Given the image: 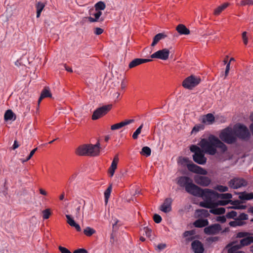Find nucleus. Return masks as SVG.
I'll return each instance as SVG.
<instances>
[{"label":"nucleus","instance_id":"55","mask_svg":"<svg viewBox=\"0 0 253 253\" xmlns=\"http://www.w3.org/2000/svg\"><path fill=\"white\" fill-rule=\"evenodd\" d=\"M58 249L61 253H72L68 249L65 247L59 246Z\"/></svg>","mask_w":253,"mask_h":253},{"label":"nucleus","instance_id":"61","mask_svg":"<svg viewBox=\"0 0 253 253\" xmlns=\"http://www.w3.org/2000/svg\"><path fill=\"white\" fill-rule=\"evenodd\" d=\"M144 230L145 231L146 235L147 237H150L151 236V233L152 232V230L149 228L148 227H146L144 228Z\"/></svg>","mask_w":253,"mask_h":253},{"label":"nucleus","instance_id":"38","mask_svg":"<svg viewBox=\"0 0 253 253\" xmlns=\"http://www.w3.org/2000/svg\"><path fill=\"white\" fill-rule=\"evenodd\" d=\"M112 184H110L107 189L104 192V197H105V202L107 203L108 202V199L109 198L111 194V192L112 191Z\"/></svg>","mask_w":253,"mask_h":253},{"label":"nucleus","instance_id":"40","mask_svg":"<svg viewBox=\"0 0 253 253\" xmlns=\"http://www.w3.org/2000/svg\"><path fill=\"white\" fill-rule=\"evenodd\" d=\"M190 150L192 152L194 153V154L199 153L203 151V150L202 149V148H200L198 146L195 145H191L190 147Z\"/></svg>","mask_w":253,"mask_h":253},{"label":"nucleus","instance_id":"48","mask_svg":"<svg viewBox=\"0 0 253 253\" xmlns=\"http://www.w3.org/2000/svg\"><path fill=\"white\" fill-rule=\"evenodd\" d=\"M101 15L102 12L101 11H97V12L93 14L94 18L97 20V21H103L104 20L103 18H99Z\"/></svg>","mask_w":253,"mask_h":253},{"label":"nucleus","instance_id":"39","mask_svg":"<svg viewBox=\"0 0 253 253\" xmlns=\"http://www.w3.org/2000/svg\"><path fill=\"white\" fill-rule=\"evenodd\" d=\"M205 126L203 124H197L196 125L192 130V133H197L201 130L204 129Z\"/></svg>","mask_w":253,"mask_h":253},{"label":"nucleus","instance_id":"4","mask_svg":"<svg viewBox=\"0 0 253 253\" xmlns=\"http://www.w3.org/2000/svg\"><path fill=\"white\" fill-rule=\"evenodd\" d=\"M177 183L180 187H185L186 191L191 195L196 186V185L193 183L192 179L186 176L178 177Z\"/></svg>","mask_w":253,"mask_h":253},{"label":"nucleus","instance_id":"63","mask_svg":"<svg viewBox=\"0 0 253 253\" xmlns=\"http://www.w3.org/2000/svg\"><path fill=\"white\" fill-rule=\"evenodd\" d=\"M236 250H235V247L234 246L230 248L228 250V253H235Z\"/></svg>","mask_w":253,"mask_h":253},{"label":"nucleus","instance_id":"28","mask_svg":"<svg viewBox=\"0 0 253 253\" xmlns=\"http://www.w3.org/2000/svg\"><path fill=\"white\" fill-rule=\"evenodd\" d=\"M215 118L213 114L211 113H209L206 115L204 116L202 119V123H206L207 122L209 123V124H212L214 122Z\"/></svg>","mask_w":253,"mask_h":253},{"label":"nucleus","instance_id":"12","mask_svg":"<svg viewBox=\"0 0 253 253\" xmlns=\"http://www.w3.org/2000/svg\"><path fill=\"white\" fill-rule=\"evenodd\" d=\"M187 169L189 171L197 174L206 175L208 173L206 169L193 163L187 165Z\"/></svg>","mask_w":253,"mask_h":253},{"label":"nucleus","instance_id":"3","mask_svg":"<svg viewBox=\"0 0 253 253\" xmlns=\"http://www.w3.org/2000/svg\"><path fill=\"white\" fill-rule=\"evenodd\" d=\"M219 137L222 141L229 144H233L237 141L233 129L229 126L222 129Z\"/></svg>","mask_w":253,"mask_h":253},{"label":"nucleus","instance_id":"21","mask_svg":"<svg viewBox=\"0 0 253 253\" xmlns=\"http://www.w3.org/2000/svg\"><path fill=\"white\" fill-rule=\"evenodd\" d=\"M209 221L207 219H198L193 223L194 227L197 228H202L209 225Z\"/></svg>","mask_w":253,"mask_h":253},{"label":"nucleus","instance_id":"46","mask_svg":"<svg viewBox=\"0 0 253 253\" xmlns=\"http://www.w3.org/2000/svg\"><path fill=\"white\" fill-rule=\"evenodd\" d=\"M250 235L251 234L249 232H240L237 234L236 237L238 238H245Z\"/></svg>","mask_w":253,"mask_h":253},{"label":"nucleus","instance_id":"59","mask_svg":"<svg viewBox=\"0 0 253 253\" xmlns=\"http://www.w3.org/2000/svg\"><path fill=\"white\" fill-rule=\"evenodd\" d=\"M73 253H88V252L86 250L82 248L75 250Z\"/></svg>","mask_w":253,"mask_h":253},{"label":"nucleus","instance_id":"24","mask_svg":"<svg viewBox=\"0 0 253 253\" xmlns=\"http://www.w3.org/2000/svg\"><path fill=\"white\" fill-rule=\"evenodd\" d=\"M176 30L180 35H187L190 33V30L184 25L182 24L177 26Z\"/></svg>","mask_w":253,"mask_h":253},{"label":"nucleus","instance_id":"15","mask_svg":"<svg viewBox=\"0 0 253 253\" xmlns=\"http://www.w3.org/2000/svg\"><path fill=\"white\" fill-rule=\"evenodd\" d=\"M172 200L170 198H166L164 203L161 205L160 210L165 212L168 213L171 211V203Z\"/></svg>","mask_w":253,"mask_h":253},{"label":"nucleus","instance_id":"58","mask_svg":"<svg viewBox=\"0 0 253 253\" xmlns=\"http://www.w3.org/2000/svg\"><path fill=\"white\" fill-rule=\"evenodd\" d=\"M194 234V230L186 231L183 233V236L184 237H186L189 236L193 235Z\"/></svg>","mask_w":253,"mask_h":253},{"label":"nucleus","instance_id":"42","mask_svg":"<svg viewBox=\"0 0 253 253\" xmlns=\"http://www.w3.org/2000/svg\"><path fill=\"white\" fill-rule=\"evenodd\" d=\"M237 213L236 211H232L226 213V217L228 219H234L235 220V219H236V217L237 216Z\"/></svg>","mask_w":253,"mask_h":253},{"label":"nucleus","instance_id":"5","mask_svg":"<svg viewBox=\"0 0 253 253\" xmlns=\"http://www.w3.org/2000/svg\"><path fill=\"white\" fill-rule=\"evenodd\" d=\"M215 191L209 189H202L200 187L196 185L194 191L193 192L192 195L202 197L203 199L206 200L211 201L212 197H214Z\"/></svg>","mask_w":253,"mask_h":253},{"label":"nucleus","instance_id":"27","mask_svg":"<svg viewBox=\"0 0 253 253\" xmlns=\"http://www.w3.org/2000/svg\"><path fill=\"white\" fill-rule=\"evenodd\" d=\"M167 35L164 33H159L153 38V41L151 44L152 46H154L161 40L165 38Z\"/></svg>","mask_w":253,"mask_h":253},{"label":"nucleus","instance_id":"54","mask_svg":"<svg viewBox=\"0 0 253 253\" xmlns=\"http://www.w3.org/2000/svg\"><path fill=\"white\" fill-rule=\"evenodd\" d=\"M247 33L246 32H244L242 35L243 41L245 45H247L248 43V38L247 36Z\"/></svg>","mask_w":253,"mask_h":253},{"label":"nucleus","instance_id":"31","mask_svg":"<svg viewBox=\"0 0 253 253\" xmlns=\"http://www.w3.org/2000/svg\"><path fill=\"white\" fill-rule=\"evenodd\" d=\"M229 5V3L228 2H225L222 4V5L218 6L216 8H215L214 10V14L215 15H219L223 10H224L226 8H227Z\"/></svg>","mask_w":253,"mask_h":253},{"label":"nucleus","instance_id":"64","mask_svg":"<svg viewBox=\"0 0 253 253\" xmlns=\"http://www.w3.org/2000/svg\"><path fill=\"white\" fill-rule=\"evenodd\" d=\"M166 247V245L165 244H159L158 246H157V248L160 250H164V249H165V248Z\"/></svg>","mask_w":253,"mask_h":253},{"label":"nucleus","instance_id":"13","mask_svg":"<svg viewBox=\"0 0 253 253\" xmlns=\"http://www.w3.org/2000/svg\"><path fill=\"white\" fill-rule=\"evenodd\" d=\"M203 150V151L199 153H196L193 155V161L199 164V165H204L206 163L207 158L205 156V154H207L205 150H204L203 148H202Z\"/></svg>","mask_w":253,"mask_h":253},{"label":"nucleus","instance_id":"41","mask_svg":"<svg viewBox=\"0 0 253 253\" xmlns=\"http://www.w3.org/2000/svg\"><path fill=\"white\" fill-rule=\"evenodd\" d=\"M143 124H141L133 133L132 137L133 139H137L138 135L140 134L141 132V129L143 127Z\"/></svg>","mask_w":253,"mask_h":253},{"label":"nucleus","instance_id":"60","mask_svg":"<svg viewBox=\"0 0 253 253\" xmlns=\"http://www.w3.org/2000/svg\"><path fill=\"white\" fill-rule=\"evenodd\" d=\"M228 204H229V200H227L226 201L220 200L218 201L217 202V204L220 206H225Z\"/></svg>","mask_w":253,"mask_h":253},{"label":"nucleus","instance_id":"47","mask_svg":"<svg viewBox=\"0 0 253 253\" xmlns=\"http://www.w3.org/2000/svg\"><path fill=\"white\" fill-rule=\"evenodd\" d=\"M248 219V215L245 213H241L238 216V217L236 218L235 220H246Z\"/></svg>","mask_w":253,"mask_h":253},{"label":"nucleus","instance_id":"9","mask_svg":"<svg viewBox=\"0 0 253 253\" xmlns=\"http://www.w3.org/2000/svg\"><path fill=\"white\" fill-rule=\"evenodd\" d=\"M221 229V226L219 224L215 223L206 227L204 231L207 235H215L219 233Z\"/></svg>","mask_w":253,"mask_h":253},{"label":"nucleus","instance_id":"1","mask_svg":"<svg viewBox=\"0 0 253 253\" xmlns=\"http://www.w3.org/2000/svg\"><path fill=\"white\" fill-rule=\"evenodd\" d=\"M198 145L210 155H214L217 153V148H219L222 153H224L227 150V146L212 134H210L208 139H201Z\"/></svg>","mask_w":253,"mask_h":253},{"label":"nucleus","instance_id":"23","mask_svg":"<svg viewBox=\"0 0 253 253\" xmlns=\"http://www.w3.org/2000/svg\"><path fill=\"white\" fill-rule=\"evenodd\" d=\"M66 217L67 219V223L72 227H74L76 228L77 231L80 232L81 231V228L79 224L77 223L71 215L67 214Z\"/></svg>","mask_w":253,"mask_h":253},{"label":"nucleus","instance_id":"17","mask_svg":"<svg viewBox=\"0 0 253 253\" xmlns=\"http://www.w3.org/2000/svg\"><path fill=\"white\" fill-rule=\"evenodd\" d=\"M133 122L134 120L133 119L126 120L124 121L112 125L111 126V129L112 130L119 129L126 125H129L130 123H133Z\"/></svg>","mask_w":253,"mask_h":253},{"label":"nucleus","instance_id":"52","mask_svg":"<svg viewBox=\"0 0 253 253\" xmlns=\"http://www.w3.org/2000/svg\"><path fill=\"white\" fill-rule=\"evenodd\" d=\"M226 217L225 216H218L216 217V220L221 223H224L226 221Z\"/></svg>","mask_w":253,"mask_h":253},{"label":"nucleus","instance_id":"19","mask_svg":"<svg viewBox=\"0 0 253 253\" xmlns=\"http://www.w3.org/2000/svg\"><path fill=\"white\" fill-rule=\"evenodd\" d=\"M241 202L238 200L233 201L232 200H229V204L234 206L230 207L229 208L233 209L235 210H245L247 208V206L246 205H240Z\"/></svg>","mask_w":253,"mask_h":253},{"label":"nucleus","instance_id":"57","mask_svg":"<svg viewBox=\"0 0 253 253\" xmlns=\"http://www.w3.org/2000/svg\"><path fill=\"white\" fill-rule=\"evenodd\" d=\"M103 32V29L100 28H95L94 29V33L96 35H100Z\"/></svg>","mask_w":253,"mask_h":253},{"label":"nucleus","instance_id":"44","mask_svg":"<svg viewBox=\"0 0 253 253\" xmlns=\"http://www.w3.org/2000/svg\"><path fill=\"white\" fill-rule=\"evenodd\" d=\"M42 217L44 219H47L49 218L50 215L51 214L50 210L46 209L42 211Z\"/></svg>","mask_w":253,"mask_h":253},{"label":"nucleus","instance_id":"37","mask_svg":"<svg viewBox=\"0 0 253 253\" xmlns=\"http://www.w3.org/2000/svg\"><path fill=\"white\" fill-rule=\"evenodd\" d=\"M95 233V230L89 227H87L84 230V233L86 236L90 237Z\"/></svg>","mask_w":253,"mask_h":253},{"label":"nucleus","instance_id":"6","mask_svg":"<svg viewBox=\"0 0 253 253\" xmlns=\"http://www.w3.org/2000/svg\"><path fill=\"white\" fill-rule=\"evenodd\" d=\"M201 81V79L200 78L191 75L184 80L182 85L185 88L191 89L199 84Z\"/></svg>","mask_w":253,"mask_h":253},{"label":"nucleus","instance_id":"32","mask_svg":"<svg viewBox=\"0 0 253 253\" xmlns=\"http://www.w3.org/2000/svg\"><path fill=\"white\" fill-rule=\"evenodd\" d=\"M45 3L41 1L38 2L36 4V8L37 9V17L39 18L40 17L41 14L44 7H45Z\"/></svg>","mask_w":253,"mask_h":253},{"label":"nucleus","instance_id":"35","mask_svg":"<svg viewBox=\"0 0 253 253\" xmlns=\"http://www.w3.org/2000/svg\"><path fill=\"white\" fill-rule=\"evenodd\" d=\"M94 7L96 11H100L105 8L106 5L104 2L100 1L95 4Z\"/></svg>","mask_w":253,"mask_h":253},{"label":"nucleus","instance_id":"36","mask_svg":"<svg viewBox=\"0 0 253 253\" xmlns=\"http://www.w3.org/2000/svg\"><path fill=\"white\" fill-rule=\"evenodd\" d=\"M151 153V149L147 146L143 147L140 152L142 155L145 156L146 157H148L150 156Z\"/></svg>","mask_w":253,"mask_h":253},{"label":"nucleus","instance_id":"43","mask_svg":"<svg viewBox=\"0 0 253 253\" xmlns=\"http://www.w3.org/2000/svg\"><path fill=\"white\" fill-rule=\"evenodd\" d=\"M119 159L118 155L115 156L110 167L112 168H114V169H116L117 168V164L119 162Z\"/></svg>","mask_w":253,"mask_h":253},{"label":"nucleus","instance_id":"2","mask_svg":"<svg viewBox=\"0 0 253 253\" xmlns=\"http://www.w3.org/2000/svg\"><path fill=\"white\" fill-rule=\"evenodd\" d=\"M233 129L237 140V138L246 140L249 139L251 136V133L248 127L243 124H236Z\"/></svg>","mask_w":253,"mask_h":253},{"label":"nucleus","instance_id":"53","mask_svg":"<svg viewBox=\"0 0 253 253\" xmlns=\"http://www.w3.org/2000/svg\"><path fill=\"white\" fill-rule=\"evenodd\" d=\"M192 163V162L187 157L182 158L181 162V165H186L187 166L188 164H191Z\"/></svg>","mask_w":253,"mask_h":253},{"label":"nucleus","instance_id":"16","mask_svg":"<svg viewBox=\"0 0 253 253\" xmlns=\"http://www.w3.org/2000/svg\"><path fill=\"white\" fill-rule=\"evenodd\" d=\"M152 61V59H149L135 58L129 63L128 67L129 68L131 69L143 63H147Z\"/></svg>","mask_w":253,"mask_h":253},{"label":"nucleus","instance_id":"49","mask_svg":"<svg viewBox=\"0 0 253 253\" xmlns=\"http://www.w3.org/2000/svg\"><path fill=\"white\" fill-rule=\"evenodd\" d=\"M216 189L220 192H224L227 191L228 190V188L227 186H225L218 185V186H217Z\"/></svg>","mask_w":253,"mask_h":253},{"label":"nucleus","instance_id":"18","mask_svg":"<svg viewBox=\"0 0 253 253\" xmlns=\"http://www.w3.org/2000/svg\"><path fill=\"white\" fill-rule=\"evenodd\" d=\"M46 97H52V94L50 92V89L48 87L45 86L42 91L41 96L38 100V105H39L40 103L42 101V100Z\"/></svg>","mask_w":253,"mask_h":253},{"label":"nucleus","instance_id":"45","mask_svg":"<svg viewBox=\"0 0 253 253\" xmlns=\"http://www.w3.org/2000/svg\"><path fill=\"white\" fill-rule=\"evenodd\" d=\"M200 206L208 209L211 208V201L206 200L205 202H201L200 203Z\"/></svg>","mask_w":253,"mask_h":253},{"label":"nucleus","instance_id":"34","mask_svg":"<svg viewBox=\"0 0 253 253\" xmlns=\"http://www.w3.org/2000/svg\"><path fill=\"white\" fill-rule=\"evenodd\" d=\"M196 212L198 213V216L208 217L210 216L209 212L205 209H199L196 210Z\"/></svg>","mask_w":253,"mask_h":253},{"label":"nucleus","instance_id":"10","mask_svg":"<svg viewBox=\"0 0 253 253\" xmlns=\"http://www.w3.org/2000/svg\"><path fill=\"white\" fill-rule=\"evenodd\" d=\"M169 50L167 48L159 50L151 55L152 58H158L163 60L169 58Z\"/></svg>","mask_w":253,"mask_h":253},{"label":"nucleus","instance_id":"20","mask_svg":"<svg viewBox=\"0 0 253 253\" xmlns=\"http://www.w3.org/2000/svg\"><path fill=\"white\" fill-rule=\"evenodd\" d=\"M88 151L87 144H84L78 147L76 153L79 156H88Z\"/></svg>","mask_w":253,"mask_h":253},{"label":"nucleus","instance_id":"29","mask_svg":"<svg viewBox=\"0 0 253 253\" xmlns=\"http://www.w3.org/2000/svg\"><path fill=\"white\" fill-rule=\"evenodd\" d=\"M253 243V237L252 236H247L240 240V244L241 246H247L250 245L251 243Z\"/></svg>","mask_w":253,"mask_h":253},{"label":"nucleus","instance_id":"25","mask_svg":"<svg viewBox=\"0 0 253 253\" xmlns=\"http://www.w3.org/2000/svg\"><path fill=\"white\" fill-rule=\"evenodd\" d=\"M16 119V116L11 110L9 109L5 111L4 115V120L5 121H14Z\"/></svg>","mask_w":253,"mask_h":253},{"label":"nucleus","instance_id":"62","mask_svg":"<svg viewBox=\"0 0 253 253\" xmlns=\"http://www.w3.org/2000/svg\"><path fill=\"white\" fill-rule=\"evenodd\" d=\"M115 170H116L115 169H114V168H112L111 167L109 168V169H108V172L110 174L111 177L113 176V175L115 173Z\"/></svg>","mask_w":253,"mask_h":253},{"label":"nucleus","instance_id":"51","mask_svg":"<svg viewBox=\"0 0 253 253\" xmlns=\"http://www.w3.org/2000/svg\"><path fill=\"white\" fill-rule=\"evenodd\" d=\"M240 5L244 6L246 5H253V0H243L241 1Z\"/></svg>","mask_w":253,"mask_h":253},{"label":"nucleus","instance_id":"26","mask_svg":"<svg viewBox=\"0 0 253 253\" xmlns=\"http://www.w3.org/2000/svg\"><path fill=\"white\" fill-rule=\"evenodd\" d=\"M239 198L242 200H251L253 199V193H247L246 191L239 193Z\"/></svg>","mask_w":253,"mask_h":253},{"label":"nucleus","instance_id":"30","mask_svg":"<svg viewBox=\"0 0 253 253\" xmlns=\"http://www.w3.org/2000/svg\"><path fill=\"white\" fill-rule=\"evenodd\" d=\"M210 212L214 214L215 215H221L223 214L225 212V209L224 208H211L210 210Z\"/></svg>","mask_w":253,"mask_h":253},{"label":"nucleus","instance_id":"8","mask_svg":"<svg viewBox=\"0 0 253 253\" xmlns=\"http://www.w3.org/2000/svg\"><path fill=\"white\" fill-rule=\"evenodd\" d=\"M112 108V104L103 106L102 107L97 108L93 113L91 119L93 120H96L103 116L105 115L111 110Z\"/></svg>","mask_w":253,"mask_h":253},{"label":"nucleus","instance_id":"7","mask_svg":"<svg viewBox=\"0 0 253 253\" xmlns=\"http://www.w3.org/2000/svg\"><path fill=\"white\" fill-rule=\"evenodd\" d=\"M228 186L233 189H237L242 187H246L248 185V181L243 178L235 177L229 181Z\"/></svg>","mask_w":253,"mask_h":253},{"label":"nucleus","instance_id":"50","mask_svg":"<svg viewBox=\"0 0 253 253\" xmlns=\"http://www.w3.org/2000/svg\"><path fill=\"white\" fill-rule=\"evenodd\" d=\"M153 218L155 222H156V223H160L162 220L161 216L160 215L156 213L153 215Z\"/></svg>","mask_w":253,"mask_h":253},{"label":"nucleus","instance_id":"56","mask_svg":"<svg viewBox=\"0 0 253 253\" xmlns=\"http://www.w3.org/2000/svg\"><path fill=\"white\" fill-rule=\"evenodd\" d=\"M219 240V237L215 236V237H210L207 239V241L208 242L212 243L214 242H216Z\"/></svg>","mask_w":253,"mask_h":253},{"label":"nucleus","instance_id":"22","mask_svg":"<svg viewBox=\"0 0 253 253\" xmlns=\"http://www.w3.org/2000/svg\"><path fill=\"white\" fill-rule=\"evenodd\" d=\"M87 149L88 150L87 152L88 156L91 157H95L99 155L100 151L96 149L95 148H94V147L93 146V144H87Z\"/></svg>","mask_w":253,"mask_h":253},{"label":"nucleus","instance_id":"33","mask_svg":"<svg viewBox=\"0 0 253 253\" xmlns=\"http://www.w3.org/2000/svg\"><path fill=\"white\" fill-rule=\"evenodd\" d=\"M214 198H220L222 199L230 200L232 197V195L230 193L219 194L217 192L215 193Z\"/></svg>","mask_w":253,"mask_h":253},{"label":"nucleus","instance_id":"14","mask_svg":"<svg viewBox=\"0 0 253 253\" xmlns=\"http://www.w3.org/2000/svg\"><path fill=\"white\" fill-rule=\"evenodd\" d=\"M191 248L195 253H203L204 248L203 244L199 240H195L191 244Z\"/></svg>","mask_w":253,"mask_h":253},{"label":"nucleus","instance_id":"11","mask_svg":"<svg viewBox=\"0 0 253 253\" xmlns=\"http://www.w3.org/2000/svg\"><path fill=\"white\" fill-rule=\"evenodd\" d=\"M194 179L197 184L202 186H208L211 182V179L205 176L196 175L194 177Z\"/></svg>","mask_w":253,"mask_h":253}]
</instances>
